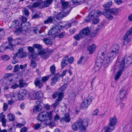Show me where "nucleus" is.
Returning a JSON list of instances; mask_svg holds the SVG:
<instances>
[{"label":"nucleus","mask_w":132,"mask_h":132,"mask_svg":"<svg viewBox=\"0 0 132 132\" xmlns=\"http://www.w3.org/2000/svg\"><path fill=\"white\" fill-rule=\"evenodd\" d=\"M19 66L18 65H15L14 69L13 72H16L19 71Z\"/></svg>","instance_id":"nucleus-54"},{"label":"nucleus","mask_w":132,"mask_h":132,"mask_svg":"<svg viewBox=\"0 0 132 132\" xmlns=\"http://www.w3.org/2000/svg\"><path fill=\"white\" fill-rule=\"evenodd\" d=\"M90 30L88 27L84 28L80 31V33L84 37L86 36L89 35L90 33Z\"/></svg>","instance_id":"nucleus-18"},{"label":"nucleus","mask_w":132,"mask_h":132,"mask_svg":"<svg viewBox=\"0 0 132 132\" xmlns=\"http://www.w3.org/2000/svg\"><path fill=\"white\" fill-rule=\"evenodd\" d=\"M67 84H64L61 86L58 89L59 93H63V92L65 91V89L67 87Z\"/></svg>","instance_id":"nucleus-31"},{"label":"nucleus","mask_w":132,"mask_h":132,"mask_svg":"<svg viewBox=\"0 0 132 132\" xmlns=\"http://www.w3.org/2000/svg\"><path fill=\"white\" fill-rule=\"evenodd\" d=\"M60 118V116L56 114L54 117V119L55 121H56L59 119Z\"/></svg>","instance_id":"nucleus-57"},{"label":"nucleus","mask_w":132,"mask_h":132,"mask_svg":"<svg viewBox=\"0 0 132 132\" xmlns=\"http://www.w3.org/2000/svg\"><path fill=\"white\" fill-rule=\"evenodd\" d=\"M109 13L110 12L109 11H107L104 14V15L105 18L108 20H111L113 19V18L112 15Z\"/></svg>","instance_id":"nucleus-28"},{"label":"nucleus","mask_w":132,"mask_h":132,"mask_svg":"<svg viewBox=\"0 0 132 132\" xmlns=\"http://www.w3.org/2000/svg\"><path fill=\"white\" fill-rule=\"evenodd\" d=\"M43 108V107L40 105L35 106L34 107L33 109V112H39Z\"/></svg>","instance_id":"nucleus-29"},{"label":"nucleus","mask_w":132,"mask_h":132,"mask_svg":"<svg viewBox=\"0 0 132 132\" xmlns=\"http://www.w3.org/2000/svg\"><path fill=\"white\" fill-rule=\"evenodd\" d=\"M48 77L47 76H45L42 77V79L44 82H46L48 80Z\"/></svg>","instance_id":"nucleus-55"},{"label":"nucleus","mask_w":132,"mask_h":132,"mask_svg":"<svg viewBox=\"0 0 132 132\" xmlns=\"http://www.w3.org/2000/svg\"><path fill=\"white\" fill-rule=\"evenodd\" d=\"M76 29L73 28L69 30V32L71 34H74L75 32Z\"/></svg>","instance_id":"nucleus-63"},{"label":"nucleus","mask_w":132,"mask_h":132,"mask_svg":"<svg viewBox=\"0 0 132 132\" xmlns=\"http://www.w3.org/2000/svg\"><path fill=\"white\" fill-rule=\"evenodd\" d=\"M42 0H37V2L33 3L32 4H30V6L33 7H37L42 3Z\"/></svg>","instance_id":"nucleus-24"},{"label":"nucleus","mask_w":132,"mask_h":132,"mask_svg":"<svg viewBox=\"0 0 132 132\" xmlns=\"http://www.w3.org/2000/svg\"><path fill=\"white\" fill-rule=\"evenodd\" d=\"M75 21H73L71 23H68V24H66L65 25L61 26L60 25L58 24L56 25L53 27L52 28L53 31V34H55L56 33H58L60 32V29H62L63 28H68L71 27L72 25V23L74 22Z\"/></svg>","instance_id":"nucleus-8"},{"label":"nucleus","mask_w":132,"mask_h":132,"mask_svg":"<svg viewBox=\"0 0 132 132\" xmlns=\"http://www.w3.org/2000/svg\"><path fill=\"white\" fill-rule=\"evenodd\" d=\"M1 57L2 60L4 61H7L10 59V57L7 55H3L1 56Z\"/></svg>","instance_id":"nucleus-43"},{"label":"nucleus","mask_w":132,"mask_h":132,"mask_svg":"<svg viewBox=\"0 0 132 132\" xmlns=\"http://www.w3.org/2000/svg\"><path fill=\"white\" fill-rule=\"evenodd\" d=\"M101 14V12L99 10H97L96 11H92V12L89 13V16L86 17L85 19V20L87 22L89 21L90 20V18L91 19H93V18H94L95 17H97L99 16Z\"/></svg>","instance_id":"nucleus-11"},{"label":"nucleus","mask_w":132,"mask_h":132,"mask_svg":"<svg viewBox=\"0 0 132 132\" xmlns=\"http://www.w3.org/2000/svg\"><path fill=\"white\" fill-rule=\"evenodd\" d=\"M19 87L20 88L26 87L27 86L28 84L25 82L23 81V80L20 79L19 81Z\"/></svg>","instance_id":"nucleus-26"},{"label":"nucleus","mask_w":132,"mask_h":132,"mask_svg":"<svg viewBox=\"0 0 132 132\" xmlns=\"http://www.w3.org/2000/svg\"><path fill=\"white\" fill-rule=\"evenodd\" d=\"M0 82L2 86H8L14 82L13 79H9L7 78L2 79L0 80Z\"/></svg>","instance_id":"nucleus-15"},{"label":"nucleus","mask_w":132,"mask_h":132,"mask_svg":"<svg viewBox=\"0 0 132 132\" xmlns=\"http://www.w3.org/2000/svg\"><path fill=\"white\" fill-rule=\"evenodd\" d=\"M50 71L51 74L52 75H54L55 73L56 67L55 64L51 66L50 68Z\"/></svg>","instance_id":"nucleus-34"},{"label":"nucleus","mask_w":132,"mask_h":132,"mask_svg":"<svg viewBox=\"0 0 132 132\" xmlns=\"http://www.w3.org/2000/svg\"><path fill=\"white\" fill-rule=\"evenodd\" d=\"M106 46V45L103 46L100 50L101 55L99 57H97L96 61V64L99 66H101L104 64L105 67H107L108 64L110 63L111 62L108 63H105V60L107 54Z\"/></svg>","instance_id":"nucleus-6"},{"label":"nucleus","mask_w":132,"mask_h":132,"mask_svg":"<svg viewBox=\"0 0 132 132\" xmlns=\"http://www.w3.org/2000/svg\"><path fill=\"white\" fill-rule=\"evenodd\" d=\"M33 31L37 35H38V34H40L43 32V31L41 30H38L36 28H34Z\"/></svg>","instance_id":"nucleus-40"},{"label":"nucleus","mask_w":132,"mask_h":132,"mask_svg":"<svg viewBox=\"0 0 132 132\" xmlns=\"http://www.w3.org/2000/svg\"><path fill=\"white\" fill-rule=\"evenodd\" d=\"M126 94V90L123 89H121L119 94L117 95V97L119 100H123L125 98Z\"/></svg>","instance_id":"nucleus-17"},{"label":"nucleus","mask_w":132,"mask_h":132,"mask_svg":"<svg viewBox=\"0 0 132 132\" xmlns=\"http://www.w3.org/2000/svg\"><path fill=\"white\" fill-rule=\"evenodd\" d=\"M96 48V45L94 44L89 46L87 47V50L89 52V54L92 53L94 51Z\"/></svg>","instance_id":"nucleus-22"},{"label":"nucleus","mask_w":132,"mask_h":132,"mask_svg":"<svg viewBox=\"0 0 132 132\" xmlns=\"http://www.w3.org/2000/svg\"><path fill=\"white\" fill-rule=\"evenodd\" d=\"M26 56V53L23 51L22 48H21L18 50L17 53L14 55L13 58L14 59H15L16 58H22Z\"/></svg>","instance_id":"nucleus-13"},{"label":"nucleus","mask_w":132,"mask_h":132,"mask_svg":"<svg viewBox=\"0 0 132 132\" xmlns=\"http://www.w3.org/2000/svg\"><path fill=\"white\" fill-rule=\"evenodd\" d=\"M24 13L26 16H28L29 12L28 10L25 9L24 11Z\"/></svg>","instance_id":"nucleus-64"},{"label":"nucleus","mask_w":132,"mask_h":132,"mask_svg":"<svg viewBox=\"0 0 132 132\" xmlns=\"http://www.w3.org/2000/svg\"><path fill=\"white\" fill-rule=\"evenodd\" d=\"M27 91L25 89H22L18 93V99L19 100L23 98L26 94Z\"/></svg>","instance_id":"nucleus-20"},{"label":"nucleus","mask_w":132,"mask_h":132,"mask_svg":"<svg viewBox=\"0 0 132 132\" xmlns=\"http://www.w3.org/2000/svg\"><path fill=\"white\" fill-rule=\"evenodd\" d=\"M69 3L68 2H63L61 3L62 6L61 12L56 15L53 18L55 22H57L61 18L66 16L69 13L72 8Z\"/></svg>","instance_id":"nucleus-3"},{"label":"nucleus","mask_w":132,"mask_h":132,"mask_svg":"<svg viewBox=\"0 0 132 132\" xmlns=\"http://www.w3.org/2000/svg\"><path fill=\"white\" fill-rule=\"evenodd\" d=\"M37 97L36 96V93H34L30 95V99L31 100H35L37 98Z\"/></svg>","instance_id":"nucleus-45"},{"label":"nucleus","mask_w":132,"mask_h":132,"mask_svg":"<svg viewBox=\"0 0 132 132\" xmlns=\"http://www.w3.org/2000/svg\"><path fill=\"white\" fill-rule=\"evenodd\" d=\"M30 66H32L33 68L36 67L37 66V64L36 62L33 61L31 60Z\"/></svg>","instance_id":"nucleus-51"},{"label":"nucleus","mask_w":132,"mask_h":132,"mask_svg":"<svg viewBox=\"0 0 132 132\" xmlns=\"http://www.w3.org/2000/svg\"><path fill=\"white\" fill-rule=\"evenodd\" d=\"M40 127H41L40 125L38 123L35 124L33 126V127L35 130L38 129Z\"/></svg>","instance_id":"nucleus-49"},{"label":"nucleus","mask_w":132,"mask_h":132,"mask_svg":"<svg viewBox=\"0 0 132 132\" xmlns=\"http://www.w3.org/2000/svg\"><path fill=\"white\" fill-rule=\"evenodd\" d=\"M112 5V2L111 1H110L104 5L103 6L104 7L105 10L106 11H107L110 9L109 7Z\"/></svg>","instance_id":"nucleus-25"},{"label":"nucleus","mask_w":132,"mask_h":132,"mask_svg":"<svg viewBox=\"0 0 132 132\" xmlns=\"http://www.w3.org/2000/svg\"><path fill=\"white\" fill-rule=\"evenodd\" d=\"M40 77H37L35 81L34 84L35 85L37 86H38L39 88H40L42 86L43 84L40 80Z\"/></svg>","instance_id":"nucleus-19"},{"label":"nucleus","mask_w":132,"mask_h":132,"mask_svg":"<svg viewBox=\"0 0 132 132\" xmlns=\"http://www.w3.org/2000/svg\"><path fill=\"white\" fill-rule=\"evenodd\" d=\"M119 10L118 9L113 8L110 9L108 11L114 15H116L117 14Z\"/></svg>","instance_id":"nucleus-30"},{"label":"nucleus","mask_w":132,"mask_h":132,"mask_svg":"<svg viewBox=\"0 0 132 132\" xmlns=\"http://www.w3.org/2000/svg\"><path fill=\"white\" fill-rule=\"evenodd\" d=\"M117 120L115 116L111 118L109 120V123L108 126H104L103 128L104 132H111L115 128V126L117 123Z\"/></svg>","instance_id":"nucleus-7"},{"label":"nucleus","mask_w":132,"mask_h":132,"mask_svg":"<svg viewBox=\"0 0 132 132\" xmlns=\"http://www.w3.org/2000/svg\"><path fill=\"white\" fill-rule=\"evenodd\" d=\"M131 35H132V27L122 37L124 45H125L126 44L128 43L130 41V36Z\"/></svg>","instance_id":"nucleus-12"},{"label":"nucleus","mask_w":132,"mask_h":132,"mask_svg":"<svg viewBox=\"0 0 132 132\" xmlns=\"http://www.w3.org/2000/svg\"><path fill=\"white\" fill-rule=\"evenodd\" d=\"M18 87H19V85H18L16 84H15L11 86V88L13 89H15Z\"/></svg>","instance_id":"nucleus-61"},{"label":"nucleus","mask_w":132,"mask_h":132,"mask_svg":"<svg viewBox=\"0 0 132 132\" xmlns=\"http://www.w3.org/2000/svg\"><path fill=\"white\" fill-rule=\"evenodd\" d=\"M18 93L11 92L10 93V96L12 100L14 101L19 100L18 99Z\"/></svg>","instance_id":"nucleus-23"},{"label":"nucleus","mask_w":132,"mask_h":132,"mask_svg":"<svg viewBox=\"0 0 132 132\" xmlns=\"http://www.w3.org/2000/svg\"><path fill=\"white\" fill-rule=\"evenodd\" d=\"M65 35V34L64 32H62L59 34L57 35V37H58L61 38H62Z\"/></svg>","instance_id":"nucleus-56"},{"label":"nucleus","mask_w":132,"mask_h":132,"mask_svg":"<svg viewBox=\"0 0 132 132\" xmlns=\"http://www.w3.org/2000/svg\"><path fill=\"white\" fill-rule=\"evenodd\" d=\"M73 58L72 57H71L69 58L68 56H65L62 59L61 65L62 69L63 68L69 63H72L73 62Z\"/></svg>","instance_id":"nucleus-10"},{"label":"nucleus","mask_w":132,"mask_h":132,"mask_svg":"<svg viewBox=\"0 0 132 132\" xmlns=\"http://www.w3.org/2000/svg\"><path fill=\"white\" fill-rule=\"evenodd\" d=\"M53 77L58 81L60 80V77H60V74L57 73L54 75Z\"/></svg>","instance_id":"nucleus-46"},{"label":"nucleus","mask_w":132,"mask_h":132,"mask_svg":"<svg viewBox=\"0 0 132 132\" xmlns=\"http://www.w3.org/2000/svg\"><path fill=\"white\" fill-rule=\"evenodd\" d=\"M19 23V21L18 20H14L11 23L9 28L13 29L12 30L13 31L16 29L19 28L20 27Z\"/></svg>","instance_id":"nucleus-16"},{"label":"nucleus","mask_w":132,"mask_h":132,"mask_svg":"<svg viewBox=\"0 0 132 132\" xmlns=\"http://www.w3.org/2000/svg\"><path fill=\"white\" fill-rule=\"evenodd\" d=\"M132 63V55L130 56L125 55L121 62H117L113 68L114 73H116L114 77L116 80L119 78L126 66H128Z\"/></svg>","instance_id":"nucleus-1"},{"label":"nucleus","mask_w":132,"mask_h":132,"mask_svg":"<svg viewBox=\"0 0 132 132\" xmlns=\"http://www.w3.org/2000/svg\"><path fill=\"white\" fill-rule=\"evenodd\" d=\"M32 46L34 48L39 50H40L42 48V45L39 44H35L33 45Z\"/></svg>","instance_id":"nucleus-42"},{"label":"nucleus","mask_w":132,"mask_h":132,"mask_svg":"<svg viewBox=\"0 0 132 132\" xmlns=\"http://www.w3.org/2000/svg\"><path fill=\"white\" fill-rule=\"evenodd\" d=\"M57 81L56 79L53 77L51 79L50 82L51 85V86L54 85Z\"/></svg>","instance_id":"nucleus-47"},{"label":"nucleus","mask_w":132,"mask_h":132,"mask_svg":"<svg viewBox=\"0 0 132 132\" xmlns=\"http://www.w3.org/2000/svg\"><path fill=\"white\" fill-rule=\"evenodd\" d=\"M37 99L43 97V94L42 92L40 91H39L36 93Z\"/></svg>","instance_id":"nucleus-38"},{"label":"nucleus","mask_w":132,"mask_h":132,"mask_svg":"<svg viewBox=\"0 0 132 132\" xmlns=\"http://www.w3.org/2000/svg\"><path fill=\"white\" fill-rule=\"evenodd\" d=\"M37 56V54H35L34 53H32L30 55L29 59L30 60H32V59H35Z\"/></svg>","instance_id":"nucleus-39"},{"label":"nucleus","mask_w":132,"mask_h":132,"mask_svg":"<svg viewBox=\"0 0 132 132\" xmlns=\"http://www.w3.org/2000/svg\"><path fill=\"white\" fill-rule=\"evenodd\" d=\"M115 3L118 5H119L122 2V0H114Z\"/></svg>","instance_id":"nucleus-62"},{"label":"nucleus","mask_w":132,"mask_h":132,"mask_svg":"<svg viewBox=\"0 0 132 132\" xmlns=\"http://www.w3.org/2000/svg\"><path fill=\"white\" fill-rule=\"evenodd\" d=\"M15 118V116L12 113H10L8 114L7 118L10 121H13L14 120Z\"/></svg>","instance_id":"nucleus-35"},{"label":"nucleus","mask_w":132,"mask_h":132,"mask_svg":"<svg viewBox=\"0 0 132 132\" xmlns=\"http://www.w3.org/2000/svg\"><path fill=\"white\" fill-rule=\"evenodd\" d=\"M43 42L47 45H51L52 43L51 40L46 38L44 39H43Z\"/></svg>","instance_id":"nucleus-37"},{"label":"nucleus","mask_w":132,"mask_h":132,"mask_svg":"<svg viewBox=\"0 0 132 132\" xmlns=\"http://www.w3.org/2000/svg\"><path fill=\"white\" fill-rule=\"evenodd\" d=\"M39 53L43 58L46 59L48 57L49 55L48 54L45 52L41 51L39 52Z\"/></svg>","instance_id":"nucleus-32"},{"label":"nucleus","mask_w":132,"mask_h":132,"mask_svg":"<svg viewBox=\"0 0 132 132\" xmlns=\"http://www.w3.org/2000/svg\"><path fill=\"white\" fill-rule=\"evenodd\" d=\"M63 95V93H58V99L56 101H57L59 102L61 101L62 99V96Z\"/></svg>","instance_id":"nucleus-44"},{"label":"nucleus","mask_w":132,"mask_h":132,"mask_svg":"<svg viewBox=\"0 0 132 132\" xmlns=\"http://www.w3.org/2000/svg\"><path fill=\"white\" fill-rule=\"evenodd\" d=\"M73 38L75 40L77 41H79L81 39L84 37L80 32L79 34H77L74 35L73 36Z\"/></svg>","instance_id":"nucleus-27"},{"label":"nucleus","mask_w":132,"mask_h":132,"mask_svg":"<svg viewBox=\"0 0 132 132\" xmlns=\"http://www.w3.org/2000/svg\"><path fill=\"white\" fill-rule=\"evenodd\" d=\"M101 66H99L98 65L95 64L94 67V70L95 72H97L99 70Z\"/></svg>","instance_id":"nucleus-52"},{"label":"nucleus","mask_w":132,"mask_h":132,"mask_svg":"<svg viewBox=\"0 0 132 132\" xmlns=\"http://www.w3.org/2000/svg\"><path fill=\"white\" fill-rule=\"evenodd\" d=\"M76 95L75 93L74 92L72 93L70 96V98L73 100H74L76 97Z\"/></svg>","instance_id":"nucleus-50"},{"label":"nucleus","mask_w":132,"mask_h":132,"mask_svg":"<svg viewBox=\"0 0 132 132\" xmlns=\"http://www.w3.org/2000/svg\"><path fill=\"white\" fill-rule=\"evenodd\" d=\"M5 35V31L3 29H0V39L4 38Z\"/></svg>","instance_id":"nucleus-41"},{"label":"nucleus","mask_w":132,"mask_h":132,"mask_svg":"<svg viewBox=\"0 0 132 132\" xmlns=\"http://www.w3.org/2000/svg\"><path fill=\"white\" fill-rule=\"evenodd\" d=\"M119 50V46L117 44L113 45L111 47L108 53L106 54L105 60L106 64L111 62L117 56Z\"/></svg>","instance_id":"nucleus-4"},{"label":"nucleus","mask_w":132,"mask_h":132,"mask_svg":"<svg viewBox=\"0 0 132 132\" xmlns=\"http://www.w3.org/2000/svg\"><path fill=\"white\" fill-rule=\"evenodd\" d=\"M28 50L29 52L33 53L34 51V49L33 47L29 46L28 47Z\"/></svg>","instance_id":"nucleus-58"},{"label":"nucleus","mask_w":132,"mask_h":132,"mask_svg":"<svg viewBox=\"0 0 132 132\" xmlns=\"http://www.w3.org/2000/svg\"><path fill=\"white\" fill-rule=\"evenodd\" d=\"M8 48L13 49V45L11 41L4 43L0 46V52H3Z\"/></svg>","instance_id":"nucleus-14"},{"label":"nucleus","mask_w":132,"mask_h":132,"mask_svg":"<svg viewBox=\"0 0 132 132\" xmlns=\"http://www.w3.org/2000/svg\"><path fill=\"white\" fill-rule=\"evenodd\" d=\"M93 100V97L89 96L87 98H85L81 103L80 107L81 109H86L92 102Z\"/></svg>","instance_id":"nucleus-9"},{"label":"nucleus","mask_w":132,"mask_h":132,"mask_svg":"<svg viewBox=\"0 0 132 132\" xmlns=\"http://www.w3.org/2000/svg\"><path fill=\"white\" fill-rule=\"evenodd\" d=\"M70 119L69 114L68 113H66L64 114V117L60 118V121H65L66 122H69L70 121Z\"/></svg>","instance_id":"nucleus-21"},{"label":"nucleus","mask_w":132,"mask_h":132,"mask_svg":"<svg viewBox=\"0 0 132 132\" xmlns=\"http://www.w3.org/2000/svg\"><path fill=\"white\" fill-rule=\"evenodd\" d=\"M52 2V0H46L43 3L44 7H48L51 3Z\"/></svg>","instance_id":"nucleus-36"},{"label":"nucleus","mask_w":132,"mask_h":132,"mask_svg":"<svg viewBox=\"0 0 132 132\" xmlns=\"http://www.w3.org/2000/svg\"><path fill=\"white\" fill-rule=\"evenodd\" d=\"M96 18V17L94 18H93V19H94L93 20V23L96 24L98 23L99 21V19Z\"/></svg>","instance_id":"nucleus-48"},{"label":"nucleus","mask_w":132,"mask_h":132,"mask_svg":"<svg viewBox=\"0 0 132 132\" xmlns=\"http://www.w3.org/2000/svg\"><path fill=\"white\" fill-rule=\"evenodd\" d=\"M51 112L43 111L40 112L37 116V119L38 121L42 122L40 124L42 128L46 127L48 125H51V120L52 118Z\"/></svg>","instance_id":"nucleus-2"},{"label":"nucleus","mask_w":132,"mask_h":132,"mask_svg":"<svg viewBox=\"0 0 132 132\" xmlns=\"http://www.w3.org/2000/svg\"><path fill=\"white\" fill-rule=\"evenodd\" d=\"M2 122V125L4 127H5L6 126V123L7 122V120L6 119H3L1 120Z\"/></svg>","instance_id":"nucleus-53"},{"label":"nucleus","mask_w":132,"mask_h":132,"mask_svg":"<svg viewBox=\"0 0 132 132\" xmlns=\"http://www.w3.org/2000/svg\"><path fill=\"white\" fill-rule=\"evenodd\" d=\"M89 121V120L87 119L82 120L81 118H80L77 122L74 123L72 125V128L75 131H76L78 127L79 132H85L86 127L88 126Z\"/></svg>","instance_id":"nucleus-5"},{"label":"nucleus","mask_w":132,"mask_h":132,"mask_svg":"<svg viewBox=\"0 0 132 132\" xmlns=\"http://www.w3.org/2000/svg\"><path fill=\"white\" fill-rule=\"evenodd\" d=\"M67 71L68 70L67 69L64 70L62 72V73L61 74H60V77H61L62 78L64 76H65Z\"/></svg>","instance_id":"nucleus-59"},{"label":"nucleus","mask_w":132,"mask_h":132,"mask_svg":"<svg viewBox=\"0 0 132 132\" xmlns=\"http://www.w3.org/2000/svg\"><path fill=\"white\" fill-rule=\"evenodd\" d=\"M59 103V102L57 101L56 100L55 103L52 104V105L54 108H55Z\"/></svg>","instance_id":"nucleus-60"},{"label":"nucleus","mask_w":132,"mask_h":132,"mask_svg":"<svg viewBox=\"0 0 132 132\" xmlns=\"http://www.w3.org/2000/svg\"><path fill=\"white\" fill-rule=\"evenodd\" d=\"M55 16V15L53 17V18L51 16H49L47 20H46L44 21V23L46 24L49 23H52L53 20L55 21L54 19L53 18Z\"/></svg>","instance_id":"nucleus-33"}]
</instances>
